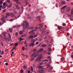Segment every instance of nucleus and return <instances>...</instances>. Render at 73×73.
Listing matches in <instances>:
<instances>
[{"label": "nucleus", "mask_w": 73, "mask_h": 73, "mask_svg": "<svg viewBox=\"0 0 73 73\" xmlns=\"http://www.w3.org/2000/svg\"><path fill=\"white\" fill-rule=\"evenodd\" d=\"M1 20L2 21H3L5 22V18L4 17H2L1 19Z\"/></svg>", "instance_id": "11"}, {"label": "nucleus", "mask_w": 73, "mask_h": 73, "mask_svg": "<svg viewBox=\"0 0 73 73\" xmlns=\"http://www.w3.org/2000/svg\"><path fill=\"white\" fill-rule=\"evenodd\" d=\"M70 20L71 21H73V19H72V18H70Z\"/></svg>", "instance_id": "58"}, {"label": "nucleus", "mask_w": 73, "mask_h": 73, "mask_svg": "<svg viewBox=\"0 0 73 73\" xmlns=\"http://www.w3.org/2000/svg\"><path fill=\"white\" fill-rule=\"evenodd\" d=\"M43 57L42 56H40L39 57H38V58H39V60H40L41 58H42Z\"/></svg>", "instance_id": "22"}, {"label": "nucleus", "mask_w": 73, "mask_h": 73, "mask_svg": "<svg viewBox=\"0 0 73 73\" xmlns=\"http://www.w3.org/2000/svg\"><path fill=\"white\" fill-rule=\"evenodd\" d=\"M22 55L23 57H25V55L23 53L22 54Z\"/></svg>", "instance_id": "41"}, {"label": "nucleus", "mask_w": 73, "mask_h": 73, "mask_svg": "<svg viewBox=\"0 0 73 73\" xmlns=\"http://www.w3.org/2000/svg\"><path fill=\"white\" fill-rule=\"evenodd\" d=\"M17 45H18V44L17 43H16L15 44V45L16 46H17Z\"/></svg>", "instance_id": "36"}, {"label": "nucleus", "mask_w": 73, "mask_h": 73, "mask_svg": "<svg viewBox=\"0 0 73 73\" xmlns=\"http://www.w3.org/2000/svg\"><path fill=\"white\" fill-rule=\"evenodd\" d=\"M31 71L32 72H33V67H32V66H31Z\"/></svg>", "instance_id": "34"}, {"label": "nucleus", "mask_w": 73, "mask_h": 73, "mask_svg": "<svg viewBox=\"0 0 73 73\" xmlns=\"http://www.w3.org/2000/svg\"><path fill=\"white\" fill-rule=\"evenodd\" d=\"M35 37H34V38H35V37H37V35L36 34L35 35Z\"/></svg>", "instance_id": "46"}, {"label": "nucleus", "mask_w": 73, "mask_h": 73, "mask_svg": "<svg viewBox=\"0 0 73 73\" xmlns=\"http://www.w3.org/2000/svg\"><path fill=\"white\" fill-rule=\"evenodd\" d=\"M35 31V30L33 29L31 31L29 32V33L30 35L31 34H34L35 33H33V32Z\"/></svg>", "instance_id": "5"}, {"label": "nucleus", "mask_w": 73, "mask_h": 73, "mask_svg": "<svg viewBox=\"0 0 73 73\" xmlns=\"http://www.w3.org/2000/svg\"><path fill=\"white\" fill-rule=\"evenodd\" d=\"M19 35V34H18V33H16L15 34V35H17H17Z\"/></svg>", "instance_id": "60"}, {"label": "nucleus", "mask_w": 73, "mask_h": 73, "mask_svg": "<svg viewBox=\"0 0 73 73\" xmlns=\"http://www.w3.org/2000/svg\"><path fill=\"white\" fill-rule=\"evenodd\" d=\"M40 27H41V28L43 27V24L42 23H41L39 25Z\"/></svg>", "instance_id": "26"}, {"label": "nucleus", "mask_w": 73, "mask_h": 73, "mask_svg": "<svg viewBox=\"0 0 73 73\" xmlns=\"http://www.w3.org/2000/svg\"><path fill=\"white\" fill-rule=\"evenodd\" d=\"M6 15L5 17L6 18H7V16H10V15H11V14H10V13L9 12H7L6 13Z\"/></svg>", "instance_id": "6"}, {"label": "nucleus", "mask_w": 73, "mask_h": 73, "mask_svg": "<svg viewBox=\"0 0 73 73\" xmlns=\"http://www.w3.org/2000/svg\"><path fill=\"white\" fill-rule=\"evenodd\" d=\"M27 35V34H24L22 36H21V37H26Z\"/></svg>", "instance_id": "14"}, {"label": "nucleus", "mask_w": 73, "mask_h": 73, "mask_svg": "<svg viewBox=\"0 0 73 73\" xmlns=\"http://www.w3.org/2000/svg\"><path fill=\"white\" fill-rule=\"evenodd\" d=\"M1 45H2V46H4V45L3 44V43L2 42L1 43Z\"/></svg>", "instance_id": "39"}, {"label": "nucleus", "mask_w": 73, "mask_h": 73, "mask_svg": "<svg viewBox=\"0 0 73 73\" xmlns=\"http://www.w3.org/2000/svg\"><path fill=\"white\" fill-rule=\"evenodd\" d=\"M38 29V27H36L35 28V29L34 31H37V29Z\"/></svg>", "instance_id": "29"}, {"label": "nucleus", "mask_w": 73, "mask_h": 73, "mask_svg": "<svg viewBox=\"0 0 73 73\" xmlns=\"http://www.w3.org/2000/svg\"><path fill=\"white\" fill-rule=\"evenodd\" d=\"M40 60L38 57L36 60V61H40Z\"/></svg>", "instance_id": "25"}, {"label": "nucleus", "mask_w": 73, "mask_h": 73, "mask_svg": "<svg viewBox=\"0 0 73 73\" xmlns=\"http://www.w3.org/2000/svg\"><path fill=\"white\" fill-rule=\"evenodd\" d=\"M37 56V54L35 55V56H34V57H36Z\"/></svg>", "instance_id": "49"}, {"label": "nucleus", "mask_w": 73, "mask_h": 73, "mask_svg": "<svg viewBox=\"0 0 73 73\" xmlns=\"http://www.w3.org/2000/svg\"><path fill=\"white\" fill-rule=\"evenodd\" d=\"M64 58H65L64 57H62L61 59V61H62V60H64Z\"/></svg>", "instance_id": "32"}, {"label": "nucleus", "mask_w": 73, "mask_h": 73, "mask_svg": "<svg viewBox=\"0 0 73 73\" xmlns=\"http://www.w3.org/2000/svg\"><path fill=\"white\" fill-rule=\"evenodd\" d=\"M37 49H34L33 50V52H36L37 51Z\"/></svg>", "instance_id": "19"}, {"label": "nucleus", "mask_w": 73, "mask_h": 73, "mask_svg": "<svg viewBox=\"0 0 73 73\" xmlns=\"http://www.w3.org/2000/svg\"><path fill=\"white\" fill-rule=\"evenodd\" d=\"M39 44V42H36V45H38Z\"/></svg>", "instance_id": "35"}, {"label": "nucleus", "mask_w": 73, "mask_h": 73, "mask_svg": "<svg viewBox=\"0 0 73 73\" xmlns=\"http://www.w3.org/2000/svg\"><path fill=\"white\" fill-rule=\"evenodd\" d=\"M33 35H30L29 36V38H33Z\"/></svg>", "instance_id": "23"}, {"label": "nucleus", "mask_w": 73, "mask_h": 73, "mask_svg": "<svg viewBox=\"0 0 73 73\" xmlns=\"http://www.w3.org/2000/svg\"><path fill=\"white\" fill-rule=\"evenodd\" d=\"M34 40H35V41H37V40H38V39H37V38H36L34 39Z\"/></svg>", "instance_id": "42"}, {"label": "nucleus", "mask_w": 73, "mask_h": 73, "mask_svg": "<svg viewBox=\"0 0 73 73\" xmlns=\"http://www.w3.org/2000/svg\"><path fill=\"white\" fill-rule=\"evenodd\" d=\"M45 42H46V43H48V40H45Z\"/></svg>", "instance_id": "57"}, {"label": "nucleus", "mask_w": 73, "mask_h": 73, "mask_svg": "<svg viewBox=\"0 0 73 73\" xmlns=\"http://www.w3.org/2000/svg\"><path fill=\"white\" fill-rule=\"evenodd\" d=\"M72 58H73V55H72L71 56Z\"/></svg>", "instance_id": "64"}, {"label": "nucleus", "mask_w": 73, "mask_h": 73, "mask_svg": "<svg viewBox=\"0 0 73 73\" xmlns=\"http://www.w3.org/2000/svg\"><path fill=\"white\" fill-rule=\"evenodd\" d=\"M24 33V31H21L19 32L20 35H23Z\"/></svg>", "instance_id": "15"}, {"label": "nucleus", "mask_w": 73, "mask_h": 73, "mask_svg": "<svg viewBox=\"0 0 73 73\" xmlns=\"http://www.w3.org/2000/svg\"><path fill=\"white\" fill-rule=\"evenodd\" d=\"M39 68H42V66H39Z\"/></svg>", "instance_id": "62"}, {"label": "nucleus", "mask_w": 73, "mask_h": 73, "mask_svg": "<svg viewBox=\"0 0 73 73\" xmlns=\"http://www.w3.org/2000/svg\"><path fill=\"white\" fill-rule=\"evenodd\" d=\"M36 54V52H35L34 53H33L31 54V57H32V58L31 59V61H33V60L35 59V58H33V56H35V55Z\"/></svg>", "instance_id": "2"}, {"label": "nucleus", "mask_w": 73, "mask_h": 73, "mask_svg": "<svg viewBox=\"0 0 73 73\" xmlns=\"http://www.w3.org/2000/svg\"><path fill=\"white\" fill-rule=\"evenodd\" d=\"M41 46L43 47V48H45L46 46V45L45 44H42L41 45Z\"/></svg>", "instance_id": "10"}, {"label": "nucleus", "mask_w": 73, "mask_h": 73, "mask_svg": "<svg viewBox=\"0 0 73 73\" xmlns=\"http://www.w3.org/2000/svg\"><path fill=\"white\" fill-rule=\"evenodd\" d=\"M66 5H65V6H64L62 8H61V10H62V9H65V8H66Z\"/></svg>", "instance_id": "18"}, {"label": "nucleus", "mask_w": 73, "mask_h": 73, "mask_svg": "<svg viewBox=\"0 0 73 73\" xmlns=\"http://www.w3.org/2000/svg\"><path fill=\"white\" fill-rule=\"evenodd\" d=\"M3 2H0V5H2V4H3Z\"/></svg>", "instance_id": "53"}, {"label": "nucleus", "mask_w": 73, "mask_h": 73, "mask_svg": "<svg viewBox=\"0 0 73 73\" xmlns=\"http://www.w3.org/2000/svg\"><path fill=\"white\" fill-rule=\"evenodd\" d=\"M16 48V47H14L13 48V50H14V49H15Z\"/></svg>", "instance_id": "55"}, {"label": "nucleus", "mask_w": 73, "mask_h": 73, "mask_svg": "<svg viewBox=\"0 0 73 73\" xmlns=\"http://www.w3.org/2000/svg\"><path fill=\"white\" fill-rule=\"evenodd\" d=\"M23 72H24V70H21V73H22Z\"/></svg>", "instance_id": "51"}, {"label": "nucleus", "mask_w": 73, "mask_h": 73, "mask_svg": "<svg viewBox=\"0 0 73 73\" xmlns=\"http://www.w3.org/2000/svg\"><path fill=\"white\" fill-rule=\"evenodd\" d=\"M13 9L12 10H13V11H15V10H16V8H15V7H13Z\"/></svg>", "instance_id": "30"}, {"label": "nucleus", "mask_w": 73, "mask_h": 73, "mask_svg": "<svg viewBox=\"0 0 73 73\" xmlns=\"http://www.w3.org/2000/svg\"><path fill=\"white\" fill-rule=\"evenodd\" d=\"M23 22L24 23H22V26L24 28H26L27 29H28L30 30L33 29V28H34V27H32L31 28L29 27V24L28 22L25 21H23Z\"/></svg>", "instance_id": "1"}, {"label": "nucleus", "mask_w": 73, "mask_h": 73, "mask_svg": "<svg viewBox=\"0 0 73 73\" xmlns=\"http://www.w3.org/2000/svg\"><path fill=\"white\" fill-rule=\"evenodd\" d=\"M23 68L25 69H27V66L25 65H24V66Z\"/></svg>", "instance_id": "20"}, {"label": "nucleus", "mask_w": 73, "mask_h": 73, "mask_svg": "<svg viewBox=\"0 0 73 73\" xmlns=\"http://www.w3.org/2000/svg\"><path fill=\"white\" fill-rule=\"evenodd\" d=\"M58 28L59 30H60V29H61V27L60 26H58Z\"/></svg>", "instance_id": "21"}, {"label": "nucleus", "mask_w": 73, "mask_h": 73, "mask_svg": "<svg viewBox=\"0 0 73 73\" xmlns=\"http://www.w3.org/2000/svg\"><path fill=\"white\" fill-rule=\"evenodd\" d=\"M2 5H0V11H1V8H2L3 9H5V8H6V6L4 5L2 6Z\"/></svg>", "instance_id": "3"}, {"label": "nucleus", "mask_w": 73, "mask_h": 73, "mask_svg": "<svg viewBox=\"0 0 73 73\" xmlns=\"http://www.w3.org/2000/svg\"><path fill=\"white\" fill-rule=\"evenodd\" d=\"M42 56V54H40L39 55V57H41V56Z\"/></svg>", "instance_id": "52"}, {"label": "nucleus", "mask_w": 73, "mask_h": 73, "mask_svg": "<svg viewBox=\"0 0 73 73\" xmlns=\"http://www.w3.org/2000/svg\"><path fill=\"white\" fill-rule=\"evenodd\" d=\"M44 62H48V60H44Z\"/></svg>", "instance_id": "45"}, {"label": "nucleus", "mask_w": 73, "mask_h": 73, "mask_svg": "<svg viewBox=\"0 0 73 73\" xmlns=\"http://www.w3.org/2000/svg\"><path fill=\"white\" fill-rule=\"evenodd\" d=\"M9 30L10 31V33H12V29H9Z\"/></svg>", "instance_id": "27"}, {"label": "nucleus", "mask_w": 73, "mask_h": 73, "mask_svg": "<svg viewBox=\"0 0 73 73\" xmlns=\"http://www.w3.org/2000/svg\"><path fill=\"white\" fill-rule=\"evenodd\" d=\"M32 42H36V41H35V39H33L31 40Z\"/></svg>", "instance_id": "33"}, {"label": "nucleus", "mask_w": 73, "mask_h": 73, "mask_svg": "<svg viewBox=\"0 0 73 73\" xmlns=\"http://www.w3.org/2000/svg\"><path fill=\"white\" fill-rule=\"evenodd\" d=\"M11 16L12 17H14V15L13 13H11Z\"/></svg>", "instance_id": "28"}, {"label": "nucleus", "mask_w": 73, "mask_h": 73, "mask_svg": "<svg viewBox=\"0 0 73 73\" xmlns=\"http://www.w3.org/2000/svg\"><path fill=\"white\" fill-rule=\"evenodd\" d=\"M61 4H65V1H62L61 2Z\"/></svg>", "instance_id": "31"}, {"label": "nucleus", "mask_w": 73, "mask_h": 73, "mask_svg": "<svg viewBox=\"0 0 73 73\" xmlns=\"http://www.w3.org/2000/svg\"><path fill=\"white\" fill-rule=\"evenodd\" d=\"M47 58L48 59H49V58H50V56H48V57Z\"/></svg>", "instance_id": "54"}, {"label": "nucleus", "mask_w": 73, "mask_h": 73, "mask_svg": "<svg viewBox=\"0 0 73 73\" xmlns=\"http://www.w3.org/2000/svg\"><path fill=\"white\" fill-rule=\"evenodd\" d=\"M43 51H44V48H42L40 49L39 50H38V53H40V52H42Z\"/></svg>", "instance_id": "7"}, {"label": "nucleus", "mask_w": 73, "mask_h": 73, "mask_svg": "<svg viewBox=\"0 0 73 73\" xmlns=\"http://www.w3.org/2000/svg\"><path fill=\"white\" fill-rule=\"evenodd\" d=\"M22 49H23V51H24V50H25V47H24V46H23V47Z\"/></svg>", "instance_id": "38"}, {"label": "nucleus", "mask_w": 73, "mask_h": 73, "mask_svg": "<svg viewBox=\"0 0 73 73\" xmlns=\"http://www.w3.org/2000/svg\"><path fill=\"white\" fill-rule=\"evenodd\" d=\"M14 1H15V2H17L18 1L17 0H14Z\"/></svg>", "instance_id": "63"}, {"label": "nucleus", "mask_w": 73, "mask_h": 73, "mask_svg": "<svg viewBox=\"0 0 73 73\" xmlns=\"http://www.w3.org/2000/svg\"><path fill=\"white\" fill-rule=\"evenodd\" d=\"M56 7H58V5H57V4H56Z\"/></svg>", "instance_id": "56"}, {"label": "nucleus", "mask_w": 73, "mask_h": 73, "mask_svg": "<svg viewBox=\"0 0 73 73\" xmlns=\"http://www.w3.org/2000/svg\"><path fill=\"white\" fill-rule=\"evenodd\" d=\"M12 3H11L9 5L7 6V8H10V7H11L12 6Z\"/></svg>", "instance_id": "13"}, {"label": "nucleus", "mask_w": 73, "mask_h": 73, "mask_svg": "<svg viewBox=\"0 0 73 73\" xmlns=\"http://www.w3.org/2000/svg\"><path fill=\"white\" fill-rule=\"evenodd\" d=\"M18 38L19 40H20V41H23L24 40L23 38H22L21 37H19Z\"/></svg>", "instance_id": "12"}, {"label": "nucleus", "mask_w": 73, "mask_h": 73, "mask_svg": "<svg viewBox=\"0 0 73 73\" xmlns=\"http://www.w3.org/2000/svg\"><path fill=\"white\" fill-rule=\"evenodd\" d=\"M4 53V51H2V52L1 53V55H3V54Z\"/></svg>", "instance_id": "37"}, {"label": "nucleus", "mask_w": 73, "mask_h": 73, "mask_svg": "<svg viewBox=\"0 0 73 73\" xmlns=\"http://www.w3.org/2000/svg\"><path fill=\"white\" fill-rule=\"evenodd\" d=\"M8 36L9 37V39L10 40L11 39V35H10V34H9Z\"/></svg>", "instance_id": "24"}, {"label": "nucleus", "mask_w": 73, "mask_h": 73, "mask_svg": "<svg viewBox=\"0 0 73 73\" xmlns=\"http://www.w3.org/2000/svg\"><path fill=\"white\" fill-rule=\"evenodd\" d=\"M48 52H50L52 51V49L51 48L48 47Z\"/></svg>", "instance_id": "17"}, {"label": "nucleus", "mask_w": 73, "mask_h": 73, "mask_svg": "<svg viewBox=\"0 0 73 73\" xmlns=\"http://www.w3.org/2000/svg\"><path fill=\"white\" fill-rule=\"evenodd\" d=\"M63 26H66V24L65 23H63L62 24Z\"/></svg>", "instance_id": "40"}, {"label": "nucleus", "mask_w": 73, "mask_h": 73, "mask_svg": "<svg viewBox=\"0 0 73 73\" xmlns=\"http://www.w3.org/2000/svg\"><path fill=\"white\" fill-rule=\"evenodd\" d=\"M14 20L13 19H10L9 20V21H13Z\"/></svg>", "instance_id": "43"}, {"label": "nucleus", "mask_w": 73, "mask_h": 73, "mask_svg": "<svg viewBox=\"0 0 73 73\" xmlns=\"http://www.w3.org/2000/svg\"><path fill=\"white\" fill-rule=\"evenodd\" d=\"M5 11H6V9H5L3 11V13H4V12H5Z\"/></svg>", "instance_id": "50"}, {"label": "nucleus", "mask_w": 73, "mask_h": 73, "mask_svg": "<svg viewBox=\"0 0 73 73\" xmlns=\"http://www.w3.org/2000/svg\"><path fill=\"white\" fill-rule=\"evenodd\" d=\"M15 7H16V8H17V9H18V10H19V9H20V7L19 6V5H15Z\"/></svg>", "instance_id": "8"}, {"label": "nucleus", "mask_w": 73, "mask_h": 73, "mask_svg": "<svg viewBox=\"0 0 73 73\" xmlns=\"http://www.w3.org/2000/svg\"><path fill=\"white\" fill-rule=\"evenodd\" d=\"M29 46L31 47V46H32V47H33L34 46H35V43H32L31 44H29Z\"/></svg>", "instance_id": "4"}, {"label": "nucleus", "mask_w": 73, "mask_h": 73, "mask_svg": "<svg viewBox=\"0 0 73 73\" xmlns=\"http://www.w3.org/2000/svg\"><path fill=\"white\" fill-rule=\"evenodd\" d=\"M67 12H70V7H68L67 9Z\"/></svg>", "instance_id": "9"}, {"label": "nucleus", "mask_w": 73, "mask_h": 73, "mask_svg": "<svg viewBox=\"0 0 73 73\" xmlns=\"http://www.w3.org/2000/svg\"><path fill=\"white\" fill-rule=\"evenodd\" d=\"M42 30H43V33H44V31H44V30L43 29H42L41 31H42Z\"/></svg>", "instance_id": "61"}, {"label": "nucleus", "mask_w": 73, "mask_h": 73, "mask_svg": "<svg viewBox=\"0 0 73 73\" xmlns=\"http://www.w3.org/2000/svg\"><path fill=\"white\" fill-rule=\"evenodd\" d=\"M7 37V36L5 35H4V38H6Z\"/></svg>", "instance_id": "59"}, {"label": "nucleus", "mask_w": 73, "mask_h": 73, "mask_svg": "<svg viewBox=\"0 0 73 73\" xmlns=\"http://www.w3.org/2000/svg\"><path fill=\"white\" fill-rule=\"evenodd\" d=\"M7 1L8 3H10V0H7Z\"/></svg>", "instance_id": "44"}, {"label": "nucleus", "mask_w": 73, "mask_h": 73, "mask_svg": "<svg viewBox=\"0 0 73 73\" xmlns=\"http://www.w3.org/2000/svg\"><path fill=\"white\" fill-rule=\"evenodd\" d=\"M5 4H6L5 2H4V3H3V5L5 6Z\"/></svg>", "instance_id": "47"}, {"label": "nucleus", "mask_w": 73, "mask_h": 73, "mask_svg": "<svg viewBox=\"0 0 73 73\" xmlns=\"http://www.w3.org/2000/svg\"><path fill=\"white\" fill-rule=\"evenodd\" d=\"M5 40H6V41H7H7H10V40L9 39V38H8L7 39V38H5Z\"/></svg>", "instance_id": "16"}, {"label": "nucleus", "mask_w": 73, "mask_h": 73, "mask_svg": "<svg viewBox=\"0 0 73 73\" xmlns=\"http://www.w3.org/2000/svg\"><path fill=\"white\" fill-rule=\"evenodd\" d=\"M71 14H73V10H71Z\"/></svg>", "instance_id": "48"}]
</instances>
